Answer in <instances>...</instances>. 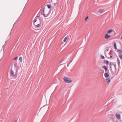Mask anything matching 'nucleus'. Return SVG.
<instances>
[{"instance_id": "obj_21", "label": "nucleus", "mask_w": 122, "mask_h": 122, "mask_svg": "<svg viewBox=\"0 0 122 122\" xmlns=\"http://www.w3.org/2000/svg\"><path fill=\"white\" fill-rule=\"evenodd\" d=\"M101 58L102 59H104L105 58V57L104 56H102Z\"/></svg>"}, {"instance_id": "obj_20", "label": "nucleus", "mask_w": 122, "mask_h": 122, "mask_svg": "<svg viewBox=\"0 0 122 122\" xmlns=\"http://www.w3.org/2000/svg\"><path fill=\"white\" fill-rule=\"evenodd\" d=\"M88 16H87L85 18V21H86L88 19Z\"/></svg>"}, {"instance_id": "obj_29", "label": "nucleus", "mask_w": 122, "mask_h": 122, "mask_svg": "<svg viewBox=\"0 0 122 122\" xmlns=\"http://www.w3.org/2000/svg\"><path fill=\"white\" fill-rule=\"evenodd\" d=\"M15 122H17V121H15Z\"/></svg>"}, {"instance_id": "obj_16", "label": "nucleus", "mask_w": 122, "mask_h": 122, "mask_svg": "<svg viewBox=\"0 0 122 122\" xmlns=\"http://www.w3.org/2000/svg\"><path fill=\"white\" fill-rule=\"evenodd\" d=\"M117 51L120 53H122V51L121 50H119Z\"/></svg>"}, {"instance_id": "obj_31", "label": "nucleus", "mask_w": 122, "mask_h": 122, "mask_svg": "<svg viewBox=\"0 0 122 122\" xmlns=\"http://www.w3.org/2000/svg\"><path fill=\"white\" fill-rule=\"evenodd\" d=\"M116 122H118L117 121Z\"/></svg>"}, {"instance_id": "obj_27", "label": "nucleus", "mask_w": 122, "mask_h": 122, "mask_svg": "<svg viewBox=\"0 0 122 122\" xmlns=\"http://www.w3.org/2000/svg\"><path fill=\"white\" fill-rule=\"evenodd\" d=\"M17 57H16L14 59V60H15L17 59Z\"/></svg>"}, {"instance_id": "obj_26", "label": "nucleus", "mask_w": 122, "mask_h": 122, "mask_svg": "<svg viewBox=\"0 0 122 122\" xmlns=\"http://www.w3.org/2000/svg\"><path fill=\"white\" fill-rule=\"evenodd\" d=\"M10 38V36H9V35L8 36V40H9Z\"/></svg>"}, {"instance_id": "obj_30", "label": "nucleus", "mask_w": 122, "mask_h": 122, "mask_svg": "<svg viewBox=\"0 0 122 122\" xmlns=\"http://www.w3.org/2000/svg\"><path fill=\"white\" fill-rule=\"evenodd\" d=\"M121 38L122 39V36L121 37Z\"/></svg>"}, {"instance_id": "obj_24", "label": "nucleus", "mask_w": 122, "mask_h": 122, "mask_svg": "<svg viewBox=\"0 0 122 122\" xmlns=\"http://www.w3.org/2000/svg\"><path fill=\"white\" fill-rule=\"evenodd\" d=\"M106 50L107 51H109V48H108V47H107V48H106Z\"/></svg>"}, {"instance_id": "obj_22", "label": "nucleus", "mask_w": 122, "mask_h": 122, "mask_svg": "<svg viewBox=\"0 0 122 122\" xmlns=\"http://www.w3.org/2000/svg\"><path fill=\"white\" fill-rule=\"evenodd\" d=\"M37 21V19H35L34 20V22L35 23Z\"/></svg>"}, {"instance_id": "obj_28", "label": "nucleus", "mask_w": 122, "mask_h": 122, "mask_svg": "<svg viewBox=\"0 0 122 122\" xmlns=\"http://www.w3.org/2000/svg\"><path fill=\"white\" fill-rule=\"evenodd\" d=\"M110 57H112V55H110Z\"/></svg>"}, {"instance_id": "obj_7", "label": "nucleus", "mask_w": 122, "mask_h": 122, "mask_svg": "<svg viewBox=\"0 0 122 122\" xmlns=\"http://www.w3.org/2000/svg\"><path fill=\"white\" fill-rule=\"evenodd\" d=\"M106 80L107 81V83H109L110 82L111 80L110 78H107Z\"/></svg>"}, {"instance_id": "obj_2", "label": "nucleus", "mask_w": 122, "mask_h": 122, "mask_svg": "<svg viewBox=\"0 0 122 122\" xmlns=\"http://www.w3.org/2000/svg\"><path fill=\"white\" fill-rule=\"evenodd\" d=\"M5 53L3 50H1L0 52V59H2L4 56Z\"/></svg>"}, {"instance_id": "obj_6", "label": "nucleus", "mask_w": 122, "mask_h": 122, "mask_svg": "<svg viewBox=\"0 0 122 122\" xmlns=\"http://www.w3.org/2000/svg\"><path fill=\"white\" fill-rule=\"evenodd\" d=\"M111 37V36L107 34H106L105 38L106 39H108Z\"/></svg>"}, {"instance_id": "obj_10", "label": "nucleus", "mask_w": 122, "mask_h": 122, "mask_svg": "<svg viewBox=\"0 0 122 122\" xmlns=\"http://www.w3.org/2000/svg\"><path fill=\"white\" fill-rule=\"evenodd\" d=\"M10 73L12 76H13L14 75V73L11 69L10 70Z\"/></svg>"}, {"instance_id": "obj_15", "label": "nucleus", "mask_w": 122, "mask_h": 122, "mask_svg": "<svg viewBox=\"0 0 122 122\" xmlns=\"http://www.w3.org/2000/svg\"><path fill=\"white\" fill-rule=\"evenodd\" d=\"M104 62L107 65H108L109 62L108 61L105 60V61H104Z\"/></svg>"}, {"instance_id": "obj_18", "label": "nucleus", "mask_w": 122, "mask_h": 122, "mask_svg": "<svg viewBox=\"0 0 122 122\" xmlns=\"http://www.w3.org/2000/svg\"><path fill=\"white\" fill-rule=\"evenodd\" d=\"M119 56L121 58V59H122V54H120L119 55Z\"/></svg>"}, {"instance_id": "obj_5", "label": "nucleus", "mask_w": 122, "mask_h": 122, "mask_svg": "<svg viewBox=\"0 0 122 122\" xmlns=\"http://www.w3.org/2000/svg\"><path fill=\"white\" fill-rule=\"evenodd\" d=\"M116 116L117 117V118L118 119L120 120L121 118V116L120 115V114H116Z\"/></svg>"}, {"instance_id": "obj_17", "label": "nucleus", "mask_w": 122, "mask_h": 122, "mask_svg": "<svg viewBox=\"0 0 122 122\" xmlns=\"http://www.w3.org/2000/svg\"><path fill=\"white\" fill-rule=\"evenodd\" d=\"M67 38V37H66L64 39L63 41H64L65 42L66 41V40Z\"/></svg>"}, {"instance_id": "obj_4", "label": "nucleus", "mask_w": 122, "mask_h": 122, "mask_svg": "<svg viewBox=\"0 0 122 122\" xmlns=\"http://www.w3.org/2000/svg\"><path fill=\"white\" fill-rule=\"evenodd\" d=\"M49 15L48 13H46V12H44L43 11V15L45 17H47Z\"/></svg>"}, {"instance_id": "obj_12", "label": "nucleus", "mask_w": 122, "mask_h": 122, "mask_svg": "<svg viewBox=\"0 0 122 122\" xmlns=\"http://www.w3.org/2000/svg\"><path fill=\"white\" fill-rule=\"evenodd\" d=\"M19 61L20 62H22V57H20L19 58Z\"/></svg>"}, {"instance_id": "obj_1", "label": "nucleus", "mask_w": 122, "mask_h": 122, "mask_svg": "<svg viewBox=\"0 0 122 122\" xmlns=\"http://www.w3.org/2000/svg\"><path fill=\"white\" fill-rule=\"evenodd\" d=\"M64 81L67 83H70L72 81L69 78L66 77H65L64 78Z\"/></svg>"}, {"instance_id": "obj_23", "label": "nucleus", "mask_w": 122, "mask_h": 122, "mask_svg": "<svg viewBox=\"0 0 122 122\" xmlns=\"http://www.w3.org/2000/svg\"><path fill=\"white\" fill-rule=\"evenodd\" d=\"M47 7L48 8L50 9L51 8V6L50 5H48Z\"/></svg>"}, {"instance_id": "obj_9", "label": "nucleus", "mask_w": 122, "mask_h": 122, "mask_svg": "<svg viewBox=\"0 0 122 122\" xmlns=\"http://www.w3.org/2000/svg\"><path fill=\"white\" fill-rule=\"evenodd\" d=\"M104 11V9H100L99 10V12L101 13H102Z\"/></svg>"}, {"instance_id": "obj_25", "label": "nucleus", "mask_w": 122, "mask_h": 122, "mask_svg": "<svg viewBox=\"0 0 122 122\" xmlns=\"http://www.w3.org/2000/svg\"><path fill=\"white\" fill-rule=\"evenodd\" d=\"M36 26L37 27H38L40 26V24H38L36 25Z\"/></svg>"}, {"instance_id": "obj_3", "label": "nucleus", "mask_w": 122, "mask_h": 122, "mask_svg": "<svg viewBox=\"0 0 122 122\" xmlns=\"http://www.w3.org/2000/svg\"><path fill=\"white\" fill-rule=\"evenodd\" d=\"M110 68H111V70H112V66H114L115 67V69L116 70L117 69H116V65H115L114 64H111V63L110 62Z\"/></svg>"}, {"instance_id": "obj_14", "label": "nucleus", "mask_w": 122, "mask_h": 122, "mask_svg": "<svg viewBox=\"0 0 122 122\" xmlns=\"http://www.w3.org/2000/svg\"><path fill=\"white\" fill-rule=\"evenodd\" d=\"M114 47L115 49H117V46H116V45L115 43H114Z\"/></svg>"}, {"instance_id": "obj_13", "label": "nucleus", "mask_w": 122, "mask_h": 122, "mask_svg": "<svg viewBox=\"0 0 122 122\" xmlns=\"http://www.w3.org/2000/svg\"><path fill=\"white\" fill-rule=\"evenodd\" d=\"M113 31L112 30H108L107 32V33L108 34H110Z\"/></svg>"}, {"instance_id": "obj_19", "label": "nucleus", "mask_w": 122, "mask_h": 122, "mask_svg": "<svg viewBox=\"0 0 122 122\" xmlns=\"http://www.w3.org/2000/svg\"><path fill=\"white\" fill-rule=\"evenodd\" d=\"M117 61L118 63V64L119 65L120 64V61L119 59H117Z\"/></svg>"}, {"instance_id": "obj_11", "label": "nucleus", "mask_w": 122, "mask_h": 122, "mask_svg": "<svg viewBox=\"0 0 122 122\" xmlns=\"http://www.w3.org/2000/svg\"><path fill=\"white\" fill-rule=\"evenodd\" d=\"M102 67L106 71H107V68L106 66H102Z\"/></svg>"}, {"instance_id": "obj_8", "label": "nucleus", "mask_w": 122, "mask_h": 122, "mask_svg": "<svg viewBox=\"0 0 122 122\" xmlns=\"http://www.w3.org/2000/svg\"><path fill=\"white\" fill-rule=\"evenodd\" d=\"M104 76L105 77L107 78L108 77L109 75L108 73H105Z\"/></svg>"}]
</instances>
